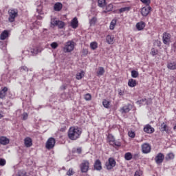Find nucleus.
Listing matches in <instances>:
<instances>
[{
    "label": "nucleus",
    "instance_id": "f257e3e1",
    "mask_svg": "<svg viewBox=\"0 0 176 176\" xmlns=\"http://www.w3.org/2000/svg\"><path fill=\"white\" fill-rule=\"evenodd\" d=\"M82 134V129L78 126H72L69 129L67 132L68 138L72 141H76L80 138Z\"/></svg>",
    "mask_w": 176,
    "mask_h": 176
},
{
    "label": "nucleus",
    "instance_id": "f03ea898",
    "mask_svg": "<svg viewBox=\"0 0 176 176\" xmlns=\"http://www.w3.org/2000/svg\"><path fill=\"white\" fill-rule=\"evenodd\" d=\"M8 21L10 23H14L16 17L19 16V10L14 8L10 9L8 10Z\"/></svg>",
    "mask_w": 176,
    "mask_h": 176
},
{
    "label": "nucleus",
    "instance_id": "7ed1b4c3",
    "mask_svg": "<svg viewBox=\"0 0 176 176\" xmlns=\"http://www.w3.org/2000/svg\"><path fill=\"white\" fill-rule=\"evenodd\" d=\"M75 48V42L72 41H67L63 48L65 53H71Z\"/></svg>",
    "mask_w": 176,
    "mask_h": 176
},
{
    "label": "nucleus",
    "instance_id": "20e7f679",
    "mask_svg": "<svg viewBox=\"0 0 176 176\" xmlns=\"http://www.w3.org/2000/svg\"><path fill=\"white\" fill-rule=\"evenodd\" d=\"M89 166L90 162H89V160H83L82 162L80 164V169L81 173H87V171H89Z\"/></svg>",
    "mask_w": 176,
    "mask_h": 176
},
{
    "label": "nucleus",
    "instance_id": "39448f33",
    "mask_svg": "<svg viewBox=\"0 0 176 176\" xmlns=\"http://www.w3.org/2000/svg\"><path fill=\"white\" fill-rule=\"evenodd\" d=\"M54 145H56V139L54 138H50L45 144V148L49 150L53 149Z\"/></svg>",
    "mask_w": 176,
    "mask_h": 176
},
{
    "label": "nucleus",
    "instance_id": "423d86ee",
    "mask_svg": "<svg viewBox=\"0 0 176 176\" xmlns=\"http://www.w3.org/2000/svg\"><path fill=\"white\" fill-rule=\"evenodd\" d=\"M105 166L107 168V170H112L115 166H116V161L115 159L110 157L108 160V162L105 163Z\"/></svg>",
    "mask_w": 176,
    "mask_h": 176
},
{
    "label": "nucleus",
    "instance_id": "0eeeda50",
    "mask_svg": "<svg viewBox=\"0 0 176 176\" xmlns=\"http://www.w3.org/2000/svg\"><path fill=\"white\" fill-rule=\"evenodd\" d=\"M151 10H152V8L150 6L143 7L141 10L142 16H143V17H146V16L151 13Z\"/></svg>",
    "mask_w": 176,
    "mask_h": 176
},
{
    "label": "nucleus",
    "instance_id": "6e6552de",
    "mask_svg": "<svg viewBox=\"0 0 176 176\" xmlns=\"http://www.w3.org/2000/svg\"><path fill=\"white\" fill-rule=\"evenodd\" d=\"M162 41L164 45H168L171 41V34L167 32L163 33Z\"/></svg>",
    "mask_w": 176,
    "mask_h": 176
},
{
    "label": "nucleus",
    "instance_id": "1a4fd4ad",
    "mask_svg": "<svg viewBox=\"0 0 176 176\" xmlns=\"http://www.w3.org/2000/svg\"><path fill=\"white\" fill-rule=\"evenodd\" d=\"M155 160L157 164H162L163 160H164V154L162 153H158L155 157Z\"/></svg>",
    "mask_w": 176,
    "mask_h": 176
},
{
    "label": "nucleus",
    "instance_id": "9d476101",
    "mask_svg": "<svg viewBox=\"0 0 176 176\" xmlns=\"http://www.w3.org/2000/svg\"><path fill=\"white\" fill-rule=\"evenodd\" d=\"M144 133H146L147 134H152L155 133V128L152 127L151 124H148L144 127Z\"/></svg>",
    "mask_w": 176,
    "mask_h": 176
},
{
    "label": "nucleus",
    "instance_id": "9b49d317",
    "mask_svg": "<svg viewBox=\"0 0 176 176\" xmlns=\"http://www.w3.org/2000/svg\"><path fill=\"white\" fill-rule=\"evenodd\" d=\"M142 153H149L151 152V145L148 143H144L142 145Z\"/></svg>",
    "mask_w": 176,
    "mask_h": 176
},
{
    "label": "nucleus",
    "instance_id": "f8f14e48",
    "mask_svg": "<svg viewBox=\"0 0 176 176\" xmlns=\"http://www.w3.org/2000/svg\"><path fill=\"white\" fill-rule=\"evenodd\" d=\"M94 168L97 171H101V170H102V166H101V161L100 160H96L95 161Z\"/></svg>",
    "mask_w": 176,
    "mask_h": 176
},
{
    "label": "nucleus",
    "instance_id": "ddd939ff",
    "mask_svg": "<svg viewBox=\"0 0 176 176\" xmlns=\"http://www.w3.org/2000/svg\"><path fill=\"white\" fill-rule=\"evenodd\" d=\"M10 140L5 136L0 137V144L1 145H8L10 144Z\"/></svg>",
    "mask_w": 176,
    "mask_h": 176
},
{
    "label": "nucleus",
    "instance_id": "4468645a",
    "mask_svg": "<svg viewBox=\"0 0 176 176\" xmlns=\"http://www.w3.org/2000/svg\"><path fill=\"white\" fill-rule=\"evenodd\" d=\"M8 89L7 87H4L1 90H0V98L1 100H3V98L6 97V95L8 94Z\"/></svg>",
    "mask_w": 176,
    "mask_h": 176
},
{
    "label": "nucleus",
    "instance_id": "2eb2a0df",
    "mask_svg": "<svg viewBox=\"0 0 176 176\" xmlns=\"http://www.w3.org/2000/svg\"><path fill=\"white\" fill-rule=\"evenodd\" d=\"M166 67L168 69H176V61H169L167 63Z\"/></svg>",
    "mask_w": 176,
    "mask_h": 176
},
{
    "label": "nucleus",
    "instance_id": "dca6fc26",
    "mask_svg": "<svg viewBox=\"0 0 176 176\" xmlns=\"http://www.w3.org/2000/svg\"><path fill=\"white\" fill-rule=\"evenodd\" d=\"M24 144L27 148H30V146H32V139L28 137L25 138L24 140Z\"/></svg>",
    "mask_w": 176,
    "mask_h": 176
},
{
    "label": "nucleus",
    "instance_id": "f3484780",
    "mask_svg": "<svg viewBox=\"0 0 176 176\" xmlns=\"http://www.w3.org/2000/svg\"><path fill=\"white\" fill-rule=\"evenodd\" d=\"M145 22L140 21L136 24V28L138 31H142L145 28Z\"/></svg>",
    "mask_w": 176,
    "mask_h": 176
},
{
    "label": "nucleus",
    "instance_id": "a211bd4d",
    "mask_svg": "<svg viewBox=\"0 0 176 176\" xmlns=\"http://www.w3.org/2000/svg\"><path fill=\"white\" fill-rule=\"evenodd\" d=\"M9 36V32L8 30H4L1 34H0V39L1 41H5Z\"/></svg>",
    "mask_w": 176,
    "mask_h": 176
},
{
    "label": "nucleus",
    "instance_id": "6ab92c4d",
    "mask_svg": "<svg viewBox=\"0 0 176 176\" xmlns=\"http://www.w3.org/2000/svg\"><path fill=\"white\" fill-rule=\"evenodd\" d=\"M128 86H129V87H135L137 86V80L133 78L129 79L128 81Z\"/></svg>",
    "mask_w": 176,
    "mask_h": 176
},
{
    "label": "nucleus",
    "instance_id": "aec40b11",
    "mask_svg": "<svg viewBox=\"0 0 176 176\" xmlns=\"http://www.w3.org/2000/svg\"><path fill=\"white\" fill-rule=\"evenodd\" d=\"M55 12H60L63 9V4L61 3H56L54 6Z\"/></svg>",
    "mask_w": 176,
    "mask_h": 176
},
{
    "label": "nucleus",
    "instance_id": "412c9836",
    "mask_svg": "<svg viewBox=\"0 0 176 176\" xmlns=\"http://www.w3.org/2000/svg\"><path fill=\"white\" fill-rule=\"evenodd\" d=\"M58 23V20H57V18L54 17L51 19V28H54V27H57V24Z\"/></svg>",
    "mask_w": 176,
    "mask_h": 176
},
{
    "label": "nucleus",
    "instance_id": "4be33fe9",
    "mask_svg": "<svg viewBox=\"0 0 176 176\" xmlns=\"http://www.w3.org/2000/svg\"><path fill=\"white\" fill-rule=\"evenodd\" d=\"M71 27L76 29L78 28V18L74 17L71 22Z\"/></svg>",
    "mask_w": 176,
    "mask_h": 176
},
{
    "label": "nucleus",
    "instance_id": "5701e85b",
    "mask_svg": "<svg viewBox=\"0 0 176 176\" xmlns=\"http://www.w3.org/2000/svg\"><path fill=\"white\" fill-rule=\"evenodd\" d=\"M113 39H114L113 36L111 35H107L106 37V41L109 45H113L114 43Z\"/></svg>",
    "mask_w": 176,
    "mask_h": 176
},
{
    "label": "nucleus",
    "instance_id": "b1692460",
    "mask_svg": "<svg viewBox=\"0 0 176 176\" xmlns=\"http://www.w3.org/2000/svg\"><path fill=\"white\" fill-rule=\"evenodd\" d=\"M174 157H175L174 153H169L165 157V160H166V162H170V160H173Z\"/></svg>",
    "mask_w": 176,
    "mask_h": 176
},
{
    "label": "nucleus",
    "instance_id": "393cba45",
    "mask_svg": "<svg viewBox=\"0 0 176 176\" xmlns=\"http://www.w3.org/2000/svg\"><path fill=\"white\" fill-rule=\"evenodd\" d=\"M98 6L99 8H105L107 6V0H98Z\"/></svg>",
    "mask_w": 176,
    "mask_h": 176
},
{
    "label": "nucleus",
    "instance_id": "a878e982",
    "mask_svg": "<svg viewBox=\"0 0 176 176\" xmlns=\"http://www.w3.org/2000/svg\"><path fill=\"white\" fill-rule=\"evenodd\" d=\"M113 9V4L110 3L106 6V10L102 11V13H108V12H112Z\"/></svg>",
    "mask_w": 176,
    "mask_h": 176
},
{
    "label": "nucleus",
    "instance_id": "bb28decb",
    "mask_svg": "<svg viewBox=\"0 0 176 176\" xmlns=\"http://www.w3.org/2000/svg\"><path fill=\"white\" fill-rule=\"evenodd\" d=\"M96 74H97V76H102V75L105 74V69H104L103 67H99Z\"/></svg>",
    "mask_w": 176,
    "mask_h": 176
},
{
    "label": "nucleus",
    "instance_id": "cd10ccee",
    "mask_svg": "<svg viewBox=\"0 0 176 176\" xmlns=\"http://www.w3.org/2000/svg\"><path fill=\"white\" fill-rule=\"evenodd\" d=\"M161 131L162 133H164V131H166V133H168V129H167V124H164V122H163L161 124Z\"/></svg>",
    "mask_w": 176,
    "mask_h": 176
},
{
    "label": "nucleus",
    "instance_id": "c85d7f7f",
    "mask_svg": "<svg viewBox=\"0 0 176 176\" xmlns=\"http://www.w3.org/2000/svg\"><path fill=\"white\" fill-rule=\"evenodd\" d=\"M56 27H58L60 30H62V28L65 27V23H64L63 21L58 20Z\"/></svg>",
    "mask_w": 176,
    "mask_h": 176
},
{
    "label": "nucleus",
    "instance_id": "c756f323",
    "mask_svg": "<svg viewBox=\"0 0 176 176\" xmlns=\"http://www.w3.org/2000/svg\"><path fill=\"white\" fill-rule=\"evenodd\" d=\"M124 159H125V160H128V161L131 160V159H133V155L131 154V153L128 152V153H125Z\"/></svg>",
    "mask_w": 176,
    "mask_h": 176
},
{
    "label": "nucleus",
    "instance_id": "7c9ffc66",
    "mask_svg": "<svg viewBox=\"0 0 176 176\" xmlns=\"http://www.w3.org/2000/svg\"><path fill=\"white\" fill-rule=\"evenodd\" d=\"M122 113H127L128 112H130V107L129 106H124L121 109Z\"/></svg>",
    "mask_w": 176,
    "mask_h": 176
},
{
    "label": "nucleus",
    "instance_id": "2f4dec72",
    "mask_svg": "<svg viewBox=\"0 0 176 176\" xmlns=\"http://www.w3.org/2000/svg\"><path fill=\"white\" fill-rule=\"evenodd\" d=\"M102 105L104 107V108H107V109H109V107L111 105V102L104 100L102 102Z\"/></svg>",
    "mask_w": 176,
    "mask_h": 176
},
{
    "label": "nucleus",
    "instance_id": "473e14b6",
    "mask_svg": "<svg viewBox=\"0 0 176 176\" xmlns=\"http://www.w3.org/2000/svg\"><path fill=\"white\" fill-rule=\"evenodd\" d=\"M107 138L110 145H111L115 142V138L111 134L108 135Z\"/></svg>",
    "mask_w": 176,
    "mask_h": 176
},
{
    "label": "nucleus",
    "instance_id": "72a5a7b5",
    "mask_svg": "<svg viewBox=\"0 0 176 176\" xmlns=\"http://www.w3.org/2000/svg\"><path fill=\"white\" fill-rule=\"evenodd\" d=\"M115 25H116V19H113L110 23L109 29L110 30H115Z\"/></svg>",
    "mask_w": 176,
    "mask_h": 176
},
{
    "label": "nucleus",
    "instance_id": "f704fd0d",
    "mask_svg": "<svg viewBox=\"0 0 176 176\" xmlns=\"http://www.w3.org/2000/svg\"><path fill=\"white\" fill-rule=\"evenodd\" d=\"M131 77L132 78H138V76L140 75V74L138 73V72L135 71V70H132L131 72Z\"/></svg>",
    "mask_w": 176,
    "mask_h": 176
},
{
    "label": "nucleus",
    "instance_id": "c9c22d12",
    "mask_svg": "<svg viewBox=\"0 0 176 176\" xmlns=\"http://www.w3.org/2000/svg\"><path fill=\"white\" fill-rule=\"evenodd\" d=\"M96 23H97V18L94 16L91 19L89 20L90 25H95Z\"/></svg>",
    "mask_w": 176,
    "mask_h": 176
},
{
    "label": "nucleus",
    "instance_id": "e433bc0d",
    "mask_svg": "<svg viewBox=\"0 0 176 176\" xmlns=\"http://www.w3.org/2000/svg\"><path fill=\"white\" fill-rule=\"evenodd\" d=\"M130 7H124L119 10L120 13H124V12H129L130 10Z\"/></svg>",
    "mask_w": 176,
    "mask_h": 176
},
{
    "label": "nucleus",
    "instance_id": "4c0bfd02",
    "mask_svg": "<svg viewBox=\"0 0 176 176\" xmlns=\"http://www.w3.org/2000/svg\"><path fill=\"white\" fill-rule=\"evenodd\" d=\"M90 47H91V49H92V50H96V49H97V47H98L97 42L91 43Z\"/></svg>",
    "mask_w": 176,
    "mask_h": 176
},
{
    "label": "nucleus",
    "instance_id": "58836bf2",
    "mask_svg": "<svg viewBox=\"0 0 176 176\" xmlns=\"http://www.w3.org/2000/svg\"><path fill=\"white\" fill-rule=\"evenodd\" d=\"M159 53V51L155 48L151 49V54L153 56H157V54Z\"/></svg>",
    "mask_w": 176,
    "mask_h": 176
},
{
    "label": "nucleus",
    "instance_id": "ea45409f",
    "mask_svg": "<svg viewBox=\"0 0 176 176\" xmlns=\"http://www.w3.org/2000/svg\"><path fill=\"white\" fill-rule=\"evenodd\" d=\"M113 146H122V143H120V142L114 140V142L113 143H111V144Z\"/></svg>",
    "mask_w": 176,
    "mask_h": 176
},
{
    "label": "nucleus",
    "instance_id": "a19ab883",
    "mask_svg": "<svg viewBox=\"0 0 176 176\" xmlns=\"http://www.w3.org/2000/svg\"><path fill=\"white\" fill-rule=\"evenodd\" d=\"M17 176H27V172L24 170H19L18 172Z\"/></svg>",
    "mask_w": 176,
    "mask_h": 176
},
{
    "label": "nucleus",
    "instance_id": "79ce46f5",
    "mask_svg": "<svg viewBox=\"0 0 176 176\" xmlns=\"http://www.w3.org/2000/svg\"><path fill=\"white\" fill-rule=\"evenodd\" d=\"M85 100L86 101H90L91 100V95L90 94H86L85 95Z\"/></svg>",
    "mask_w": 176,
    "mask_h": 176
},
{
    "label": "nucleus",
    "instance_id": "37998d69",
    "mask_svg": "<svg viewBox=\"0 0 176 176\" xmlns=\"http://www.w3.org/2000/svg\"><path fill=\"white\" fill-rule=\"evenodd\" d=\"M142 3L146 5V6H149L151 5V0H140Z\"/></svg>",
    "mask_w": 176,
    "mask_h": 176
},
{
    "label": "nucleus",
    "instance_id": "c03bdc74",
    "mask_svg": "<svg viewBox=\"0 0 176 176\" xmlns=\"http://www.w3.org/2000/svg\"><path fill=\"white\" fill-rule=\"evenodd\" d=\"M128 135L131 138H135V133L133 132V131H129Z\"/></svg>",
    "mask_w": 176,
    "mask_h": 176
},
{
    "label": "nucleus",
    "instance_id": "a18cd8bd",
    "mask_svg": "<svg viewBox=\"0 0 176 176\" xmlns=\"http://www.w3.org/2000/svg\"><path fill=\"white\" fill-rule=\"evenodd\" d=\"M51 47L52 49H57V47H58V43H57L56 42H53L52 43H51Z\"/></svg>",
    "mask_w": 176,
    "mask_h": 176
},
{
    "label": "nucleus",
    "instance_id": "49530a36",
    "mask_svg": "<svg viewBox=\"0 0 176 176\" xmlns=\"http://www.w3.org/2000/svg\"><path fill=\"white\" fill-rule=\"evenodd\" d=\"M29 69L28 67H27L26 66H22L21 67V72H28Z\"/></svg>",
    "mask_w": 176,
    "mask_h": 176
},
{
    "label": "nucleus",
    "instance_id": "de8ad7c7",
    "mask_svg": "<svg viewBox=\"0 0 176 176\" xmlns=\"http://www.w3.org/2000/svg\"><path fill=\"white\" fill-rule=\"evenodd\" d=\"M82 74H83V72L78 73L76 74V79H78V80H80V79H82L83 78Z\"/></svg>",
    "mask_w": 176,
    "mask_h": 176
},
{
    "label": "nucleus",
    "instance_id": "09e8293b",
    "mask_svg": "<svg viewBox=\"0 0 176 176\" xmlns=\"http://www.w3.org/2000/svg\"><path fill=\"white\" fill-rule=\"evenodd\" d=\"M144 102H146V98L141 99L140 100L137 101V104L140 105H143Z\"/></svg>",
    "mask_w": 176,
    "mask_h": 176
},
{
    "label": "nucleus",
    "instance_id": "8fccbe9b",
    "mask_svg": "<svg viewBox=\"0 0 176 176\" xmlns=\"http://www.w3.org/2000/svg\"><path fill=\"white\" fill-rule=\"evenodd\" d=\"M5 164H6V160L0 158V166H3Z\"/></svg>",
    "mask_w": 176,
    "mask_h": 176
},
{
    "label": "nucleus",
    "instance_id": "3c124183",
    "mask_svg": "<svg viewBox=\"0 0 176 176\" xmlns=\"http://www.w3.org/2000/svg\"><path fill=\"white\" fill-rule=\"evenodd\" d=\"M31 53L32 56H36L38 54V50L37 49H33L31 50Z\"/></svg>",
    "mask_w": 176,
    "mask_h": 176
},
{
    "label": "nucleus",
    "instance_id": "603ef678",
    "mask_svg": "<svg viewBox=\"0 0 176 176\" xmlns=\"http://www.w3.org/2000/svg\"><path fill=\"white\" fill-rule=\"evenodd\" d=\"M67 175L68 176L74 175V170H72V168L69 169V170L67 172Z\"/></svg>",
    "mask_w": 176,
    "mask_h": 176
},
{
    "label": "nucleus",
    "instance_id": "864d4df0",
    "mask_svg": "<svg viewBox=\"0 0 176 176\" xmlns=\"http://www.w3.org/2000/svg\"><path fill=\"white\" fill-rule=\"evenodd\" d=\"M23 120H27L28 119V114L27 113H23L22 114Z\"/></svg>",
    "mask_w": 176,
    "mask_h": 176
},
{
    "label": "nucleus",
    "instance_id": "5fc2aeb1",
    "mask_svg": "<svg viewBox=\"0 0 176 176\" xmlns=\"http://www.w3.org/2000/svg\"><path fill=\"white\" fill-rule=\"evenodd\" d=\"M161 44H162V43H161L160 41H159V40H157V41H155V45H156L158 47H160Z\"/></svg>",
    "mask_w": 176,
    "mask_h": 176
},
{
    "label": "nucleus",
    "instance_id": "6e6d98bb",
    "mask_svg": "<svg viewBox=\"0 0 176 176\" xmlns=\"http://www.w3.org/2000/svg\"><path fill=\"white\" fill-rule=\"evenodd\" d=\"M118 94L119 96H124V91H122V89H118Z\"/></svg>",
    "mask_w": 176,
    "mask_h": 176
},
{
    "label": "nucleus",
    "instance_id": "4d7b16f0",
    "mask_svg": "<svg viewBox=\"0 0 176 176\" xmlns=\"http://www.w3.org/2000/svg\"><path fill=\"white\" fill-rule=\"evenodd\" d=\"M76 152H77V153H78V154L82 153V148L78 147V148L76 149Z\"/></svg>",
    "mask_w": 176,
    "mask_h": 176
},
{
    "label": "nucleus",
    "instance_id": "13d9d810",
    "mask_svg": "<svg viewBox=\"0 0 176 176\" xmlns=\"http://www.w3.org/2000/svg\"><path fill=\"white\" fill-rule=\"evenodd\" d=\"M138 157H140V155L138 153L135 154L133 155V159H135V160H137V159H138Z\"/></svg>",
    "mask_w": 176,
    "mask_h": 176
},
{
    "label": "nucleus",
    "instance_id": "bf43d9fd",
    "mask_svg": "<svg viewBox=\"0 0 176 176\" xmlns=\"http://www.w3.org/2000/svg\"><path fill=\"white\" fill-rule=\"evenodd\" d=\"M134 176H141V175H140V172L136 171V172L135 173Z\"/></svg>",
    "mask_w": 176,
    "mask_h": 176
},
{
    "label": "nucleus",
    "instance_id": "052dcab7",
    "mask_svg": "<svg viewBox=\"0 0 176 176\" xmlns=\"http://www.w3.org/2000/svg\"><path fill=\"white\" fill-rule=\"evenodd\" d=\"M83 53L85 54H87V53H89V51H87V50H83Z\"/></svg>",
    "mask_w": 176,
    "mask_h": 176
},
{
    "label": "nucleus",
    "instance_id": "680f3d73",
    "mask_svg": "<svg viewBox=\"0 0 176 176\" xmlns=\"http://www.w3.org/2000/svg\"><path fill=\"white\" fill-rule=\"evenodd\" d=\"M2 118H3V116L0 113V119H2Z\"/></svg>",
    "mask_w": 176,
    "mask_h": 176
},
{
    "label": "nucleus",
    "instance_id": "e2e57ef3",
    "mask_svg": "<svg viewBox=\"0 0 176 176\" xmlns=\"http://www.w3.org/2000/svg\"><path fill=\"white\" fill-rule=\"evenodd\" d=\"M60 131H64V129H60Z\"/></svg>",
    "mask_w": 176,
    "mask_h": 176
}]
</instances>
